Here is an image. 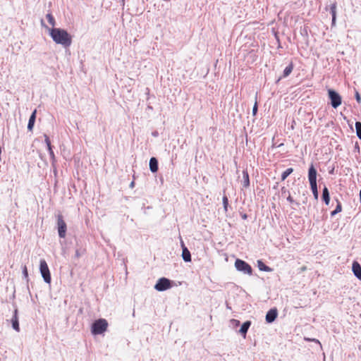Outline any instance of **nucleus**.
I'll list each match as a JSON object with an SVG mask.
<instances>
[{
    "label": "nucleus",
    "mask_w": 361,
    "mask_h": 361,
    "mask_svg": "<svg viewBox=\"0 0 361 361\" xmlns=\"http://www.w3.org/2000/svg\"><path fill=\"white\" fill-rule=\"evenodd\" d=\"M24 273L25 274V275H27V271L26 267H25Z\"/></svg>",
    "instance_id": "obj_31"
},
{
    "label": "nucleus",
    "mask_w": 361,
    "mask_h": 361,
    "mask_svg": "<svg viewBox=\"0 0 361 361\" xmlns=\"http://www.w3.org/2000/svg\"><path fill=\"white\" fill-rule=\"evenodd\" d=\"M294 65L293 62H290L289 65L283 71V78L288 77L293 71Z\"/></svg>",
    "instance_id": "obj_19"
},
{
    "label": "nucleus",
    "mask_w": 361,
    "mask_h": 361,
    "mask_svg": "<svg viewBox=\"0 0 361 361\" xmlns=\"http://www.w3.org/2000/svg\"><path fill=\"white\" fill-rule=\"evenodd\" d=\"M182 257L185 262H188L191 261L190 252L186 247L183 249Z\"/></svg>",
    "instance_id": "obj_18"
},
{
    "label": "nucleus",
    "mask_w": 361,
    "mask_h": 361,
    "mask_svg": "<svg viewBox=\"0 0 361 361\" xmlns=\"http://www.w3.org/2000/svg\"><path fill=\"white\" fill-rule=\"evenodd\" d=\"M149 169L152 172L155 173L158 171V161L155 157H152L149 160Z\"/></svg>",
    "instance_id": "obj_12"
},
{
    "label": "nucleus",
    "mask_w": 361,
    "mask_h": 361,
    "mask_svg": "<svg viewBox=\"0 0 361 361\" xmlns=\"http://www.w3.org/2000/svg\"><path fill=\"white\" fill-rule=\"evenodd\" d=\"M243 186H244V188H247L250 185L249 174L247 171H243Z\"/></svg>",
    "instance_id": "obj_20"
},
{
    "label": "nucleus",
    "mask_w": 361,
    "mask_h": 361,
    "mask_svg": "<svg viewBox=\"0 0 361 361\" xmlns=\"http://www.w3.org/2000/svg\"><path fill=\"white\" fill-rule=\"evenodd\" d=\"M287 200H288L289 202H290V203H293V202H294L293 198L290 195H289V196L287 197Z\"/></svg>",
    "instance_id": "obj_29"
},
{
    "label": "nucleus",
    "mask_w": 361,
    "mask_h": 361,
    "mask_svg": "<svg viewBox=\"0 0 361 361\" xmlns=\"http://www.w3.org/2000/svg\"><path fill=\"white\" fill-rule=\"evenodd\" d=\"M360 317H361V314H360Z\"/></svg>",
    "instance_id": "obj_35"
},
{
    "label": "nucleus",
    "mask_w": 361,
    "mask_h": 361,
    "mask_svg": "<svg viewBox=\"0 0 361 361\" xmlns=\"http://www.w3.org/2000/svg\"><path fill=\"white\" fill-rule=\"evenodd\" d=\"M293 171V168H288L285 171L283 172L282 175H281V180L283 181L286 179V178L290 174L292 173Z\"/></svg>",
    "instance_id": "obj_22"
},
{
    "label": "nucleus",
    "mask_w": 361,
    "mask_h": 361,
    "mask_svg": "<svg viewBox=\"0 0 361 361\" xmlns=\"http://www.w3.org/2000/svg\"><path fill=\"white\" fill-rule=\"evenodd\" d=\"M328 94L331 99V104L334 108L336 109L341 104L342 99L338 93L330 89L328 90Z\"/></svg>",
    "instance_id": "obj_6"
},
{
    "label": "nucleus",
    "mask_w": 361,
    "mask_h": 361,
    "mask_svg": "<svg viewBox=\"0 0 361 361\" xmlns=\"http://www.w3.org/2000/svg\"><path fill=\"white\" fill-rule=\"evenodd\" d=\"M46 17H47V19L48 22L49 23V24L51 26H54L55 25V20H54V18L53 17V16L51 13H48V14H47Z\"/></svg>",
    "instance_id": "obj_25"
},
{
    "label": "nucleus",
    "mask_w": 361,
    "mask_h": 361,
    "mask_svg": "<svg viewBox=\"0 0 361 361\" xmlns=\"http://www.w3.org/2000/svg\"><path fill=\"white\" fill-rule=\"evenodd\" d=\"M308 341H311L310 339H307ZM314 342L319 343V340L313 339L312 340Z\"/></svg>",
    "instance_id": "obj_32"
},
{
    "label": "nucleus",
    "mask_w": 361,
    "mask_h": 361,
    "mask_svg": "<svg viewBox=\"0 0 361 361\" xmlns=\"http://www.w3.org/2000/svg\"><path fill=\"white\" fill-rule=\"evenodd\" d=\"M35 118H36V110H35L32 112V114H31V116L30 117L28 125H27V129L29 130H32L34 124H35Z\"/></svg>",
    "instance_id": "obj_15"
},
{
    "label": "nucleus",
    "mask_w": 361,
    "mask_h": 361,
    "mask_svg": "<svg viewBox=\"0 0 361 361\" xmlns=\"http://www.w3.org/2000/svg\"><path fill=\"white\" fill-rule=\"evenodd\" d=\"M317 170L313 164H311L308 171V179L310 185L317 184Z\"/></svg>",
    "instance_id": "obj_8"
},
{
    "label": "nucleus",
    "mask_w": 361,
    "mask_h": 361,
    "mask_svg": "<svg viewBox=\"0 0 361 361\" xmlns=\"http://www.w3.org/2000/svg\"><path fill=\"white\" fill-rule=\"evenodd\" d=\"M330 11L332 15V25L334 26L336 18V3H334L330 6Z\"/></svg>",
    "instance_id": "obj_14"
},
{
    "label": "nucleus",
    "mask_w": 361,
    "mask_h": 361,
    "mask_svg": "<svg viewBox=\"0 0 361 361\" xmlns=\"http://www.w3.org/2000/svg\"><path fill=\"white\" fill-rule=\"evenodd\" d=\"M108 326V322L105 319H99L92 324L91 332L93 335L102 334L107 330Z\"/></svg>",
    "instance_id": "obj_2"
},
{
    "label": "nucleus",
    "mask_w": 361,
    "mask_h": 361,
    "mask_svg": "<svg viewBox=\"0 0 361 361\" xmlns=\"http://www.w3.org/2000/svg\"><path fill=\"white\" fill-rule=\"evenodd\" d=\"M44 140L47 144L50 155L54 156V152L51 148V141L49 140V137L47 135H44Z\"/></svg>",
    "instance_id": "obj_21"
},
{
    "label": "nucleus",
    "mask_w": 361,
    "mask_h": 361,
    "mask_svg": "<svg viewBox=\"0 0 361 361\" xmlns=\"http://www.w3.org/2000/svg\"><path fill=\"white\" fill-rule=\"evenodd\" d=\"M355 128L357 137L361 140V123L357 121L355 123Z\"/></svg>",
    "instance_id": "obj_24"
},
{
    "label": "nucleus",
    "mask_w": 361,
    "mask_h": 361,
    "mask_svg": "<svg viewBox=\"0 0 361 361\" xmlns=\"http://www.w3.org/2000/svg\"><path fill=\"white\" fill-rule=\"evenodd\" d=\"M257 111V102H255V105L252 109V114L254 116L256 115Z\"/></svg>",
    "instance_id": "obj_28"
},
{
    "label": "nucleus",
    "mask_w": 361,
    "mask_h": 361,
    "mask_svg": "<svg viewBox=\"0 0 361 361\" xmlns=\"http://www.w3.org/2000/svg\"><path fill=\"white\" fill-rule=\"evenodd\" d=\"M12 326L16 331H20V326L18 322V310H15L14 314L11 319Z\"/></svg>",
    "instance_id": "obj_11"
},
{
    "label": "nucleus",
    "mask_w": 361,
    "mask_h": 361,
    "mask_svg": "<svg viewBox=\"0 0 361 361\" xmlns=\"http://www.w3.org/2000/svg\"><path fill=\"white\" fill-rule=\"evenodd\" d=\"M39 269L44 281L47 283H50L51 281V274L48 265L44 259L40 260Z\"/></svg>",
    "instance_id": "obj_4"
},
{
    "label": "nucleus",
    "mask_w": 361,
    "mask_h": 361,
    "mask_svg": "<svg viewBox=\"0 0 361 361\" xmlns=\"http://www.w3.org/2000/svg\"><path fill=\"white\" fill-rule=\"evenodd\" d=\"M352 269H353V274H355V276L357 279L361 280V266H360V264L356 261L353 262V266H352Z\"/></svg>",
    "instance_id": "obj_10"
},
{
    "label": "nucleus",
    "mask_w": 361,
    "mask_h": 361,
    "mask_svg": "<svg viewBox=\"0 0 361 361\" xmlns=\"http://www.w3.org/2000/svg\"><path fill=\"white\" fill-rule=\"evenodd\" d=\"M235 267L239 271H242L244 274L251 275L252 274V269L251 266L246 262L237 259L235 262Z\"/></svg>",
    "instance_id": "obj_3"
},
{
    "label": "nucleus",
    "mask_w": 361,
    "mask_h": 361,
    "mask_svg": "<svg viewBox=\"0 0 361 361\" xmlns=\"http://www.w3.org/2000/svg\"><path fill=\"white\" fill-rule=\"evenodd\" d=\"M57 226L59 237L64 238L66 235L67 226L62 214H58L57 216Z\"/></svg>",
    "instance_id": "obj_5"
},
{
    "label": "nucleus",
    "mask_w": 361,
    "mask_h": 361,
    "mask_svg": "<svg viewBox=\"0 0 361 361\" xmlns=\"http://www.w3.org/2000/svg\"><path fill=\"white\" fill-rule=\"evenodd\" d=\"M250 324L251 322L250 321H247L243 324L240 329V333L243 336L244 338H245L246 334Z\"/></svg>",
    "instance_id": "obj_13"
},
{
    "label": "nucleus",
    "mask_w": 361,
    "mask_h": 361,
    "mask_svg": "<svg viewBox=\"0 0 361 361\" xmlns=\"http://www.w3.org/2000/svg\"><path fill=\"white\" fill-rule=\"evenodd\" d=\"M360 202H361V189H360Z\"/></svg>",
    "instance_id": "obj_33"
},
{
    "label": "nucleus",
    "mask_w": 361,
    "mask_h": 361,
    "mask_svg": "<svg viewBox=\"0 0 361 361\" xmlns=\"http://www.w3.org/2000/svg\"><path fill=\"white\" fill-rule=\"evenodd\" d=\"M342 210V206L340 202L338 203L336 209L331 212V216H334L336 214L341 212Z\"/></svg>",
    "instance_id": "obj_26"
},
{
    "label": "nucleus",
    "mask_w": 361,
    "mask_h": 361,
    "mask_svg": "<svg viewBox=\"0 0 361 361\" xmlns=\"http://www.w3.org/2000/svg\"><path fill=\"white\" fill-rule=\"evenodd\" d=\"M310 187H311V190L312 191V193H313V195H314V197L316 200H317L318 199V190H317V184H312V185H310Z\"/></svg>",
    "instance_id": "obj_23"
},
{
    "label": "nucleus",
    "mask_w": 361,
    "mask_h": 361,
    "mask_svg": "<svg viewBox=\"0 0 361 361\" xmlns=\"http://www.w3.org/2000/svg\"><path fill=\"white\" fill-rule=\"evenodd\" d=\"M50 35L56 44H60L65 47H69L72 42L71 36L63 29L52 28L50 30Z\"/></svg>",
    "instance_id": "obj_1"
},
{
    "label": "nucleus",
    "mask_w": 361,
    "mask_h": 361,
    "mask_svg": "<svg viewBox=\"0 0 361 361\" xmlns=\"http://www.w3.org/2000/svg\"><path fill=\"white\" fill-rule=\"evenodd\" d=\"M322 199L326 203V204H329L330 202V197H329V190L326 187H324L322 192Z\"/></svg>",
    "instance_id": "obj_16"
},
{
    "label": "nucleus",
    "mask_w": 361,
    "mask_h": 361,
    "mask_svg": "<svg viewBox=\"0 0 361 361\" xmlns=\"http://www.w3.org/2000/svg\"><path fill=\"white\" fill-rule=\"evenodd\" d=\"M247 216L246 215H243V218L244 219H246Z\"/></svg>",
    "instance_id": "obj_34"
},
{
    "label": "nucleus",
    "mask_w": 361,
    "mask_h": 361,
    "mask_svg": "<svg viewBox=\"0 0 361 361\" xmlns=\"http://www.w3.org/2000/svg\"><path fill=\"white\" fill-rule=\"evenodd\" d=\"M223 204L225 212H227L228 206V200L226 195L223 197Z\"/></svg>",
    "instance_id": "obj_27"
},
{
    "label": "nucleus",
    "mask_w": 361,
    "mask_h": 361,
    "mask_svg": "<svg viewBox=\"0 0 361 361\" xmlns=\"http://www.w3.org/2000/svg\"><path fill=\"white\" fill-rule=\"evenodd\" d=\"M356 99H357V101L358 102H360L361 98H360V94L358 93H357V94H356Z\"/></svg>",
    "instance_id": "obj_30"
},
{
    "label": "nucleus",
    "mask_w": 361,
    "mask_h": 361,
    "mask_svg": "<svg viewBox=\"0 0 361 361\" xmlns=\"http://www.w3.org/2000/svg\"><path fill=\"white\" fill-rule=\"evenodd\" d=\"M257 266L260 271H267V272H270L272 271V269H271L269 267L264 264V263L261 260L257 261Z\"/></svg>",
    "instance_id": "obj_17"
},
{
    "label": "nucleus",
    "mask_w": 361,
    "mask_h": 361,
    "mask_svg": "<svg viewBox=\"0 0 361 361\" xmlns=\"http://www.w3.org/2000/svg\"><path fill=\"white\" fill-rule=\"evenodd\" d=\"M171 287V282L166 278L159 279L154 286V288L158 291H164Z\"/></svg>",
    "instance_id": "obj_7"
},
{
    "label": "nucleus",
    "mask_w": 361,
    "mask_h": 361,
    "mask_svg": "<svg viewBox=\"0 0 361 361\" xmlns=\"http://www.w3.org/2000/svg\"><path fill=\"white\" fill-rule=\"evenodd\" d=\"M277 310L276 309H271L266 315V321L268 323L273 322L277 317Z\"/></svg>",
    "instance_id": "obj_9"
}]
</instances>
